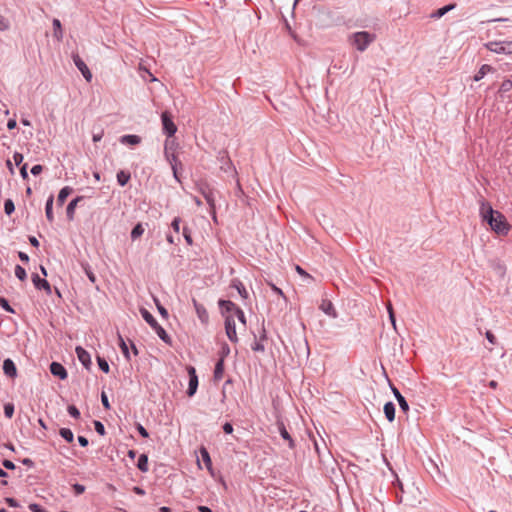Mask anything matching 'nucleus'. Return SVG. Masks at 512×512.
Masks as SVG:
<instances>
[{
  "instance_id": "17",
  "label": "nucleus",
  "mask_w": 512,
  "mask_h": 512,
  "mask_svg": "<svg viewBox=\"0 0 512 512\" xmlns=\"http://www.w3.org/2000/svg\"><path fill=\"white\" fill-rule=\"evenodd\" d=\"M3 371L4 374L8 377L14 378L17 375V368L15 363L11 359H5L3 362Z\"/></svg>"
},
{
  "instance_id": "25",
  "label": "nucleus",
  "mask_w": 512,
  "mask_h": 512,
  "mask_svg": "<svg viewBox=\"0 0 512 512\" xmlns=\"http://www.w3.org/2000/svg\"><path fill=\"white\" fill-rule=\"evenodd\" d=\"M383 410H384V414H385V417L387 418V420L389 422H393L395 419V405L393 404V402H387L384 405Z\"/></svg>"
},
{
  "instance_id": "32",
  "label": "nucleus",
  "mask_w": 512,
  "mask_h": 512,
  "mask_svg": "<svg viewBox=\"0 0 512 512\" xmlns=\"http://www.w3.org/2000/svg\"><path fill=\"white\" fill-rule=\"evenodd\" d=\"M59 434L67 442H72L74 440V434L69 428H61Z\"/></svg>"
},
{
  "instance_id": "36",
  "label": "nucleus",
  "mask_w": 512,
  "mask_h": 512,
  "mask_svg": "<svg viewBox=\"0 0 512 512\" xmlns=\"http://www.w3.org/2000/svg\"><path fill=\"white\" fill-rule=\"evenodd\" d=\"M15 276L20 281H24L26 279V277H27L26 270L22 266L16 265V267H15Z\"/></svg>"
},
{
  "instance_id": "20",
  "label": "nucleus",
  "mask_w": 512,
  "mask_h": 512,
  "mask_svg": "<svg viewBox=\"0 0 512 512\" xmlns=\"http://www.w3.org/2000/svg\"><path fill=\"white\" fill-rule=\"evenodd\" d=\"M455 6H456L455 4H448L446 6H443L439 9H437L436 11H434L433 13H431L430 18L439 19V18L443 17L449 11L453 10L455 8Z\"/></svg>"
},
{
  "instance_id": "54",
  "label": "nucleus",
  "mask_w": 512,
  "mask_h": 512,
  "mask_svg": "<svg viewBox=\"0 0 512 512\" xmlns=\"http://www.w3.org/2000/svg\"><path fill=\"white\" fill-rule=\"evenodd\" d=\"M101 402L106 409H110V403L105 392H102L101 394Z\"/></svg>"
},
{
  "instance_id": "28",
  "label": "nucleus",
  "mask_w": 512,
  "mask_h": 512,
  "mask_svg": "<svg viewBox=\"0 0 512 512\" xmlns=\"http://www.w3.org/2000/svg\"><path fill=\"white\" fill-rule=\"evenodd\" d=\"M71 192H72V188L71 187H69V186L63 187L60 190V192L58 194V197H57L58 204L59 205H63L65 200H66V198L71 194Z\"/></svg>"
},
{
  "instance_id": "50",
  "label": "nucleus",
  "mask_w": 512,
  "mask_h": 512,
  "mask_svg": "<svg viewBox=\"0 0 512 512\" xmlns=\"http://www.w3.org/2000/svg\"><path fill=\"white\" fill-rule=\"evenodd\" d=\"M180 223L181 219L179 217H175L171 223V227L176 233H179L180 231Z\"/></svg>"
},
{
  "instance_id": "29",
  "label": "nucleus",
  "mask_w": 512,
  "mask_h": 512,
  "mask_svg": "<svg viewBox=\"0 0 512 512\" xmlns=\"http://www.w3.org/2000/svg\"><path fill=\"white\" fill-rule=\"evenodd\" d=\"M137 468L141 472H147L149 470L148 467V456L146 454H141L137 461Z\"/></svg>"
},
{
  "instance_id": "58",
  "label": "nucleus",
  "mask_w": 512,
  "mask_h": 512,
  "mask_svg": "<svg viewBox=\"0 0 512 512\" xmlns=\"http://www.w3.org/2000/svg\"><path fill=\"white\" fill-rule=\"evenodd\" d=\"M233 426L231 423L229 422H226L224 425H223V431L226 433V434H231L233 432Z\"/></svg>"
},
{
  "instance_id": "24",
  "label": "nucleus",
  "mask_w": 512,
  "mask_h": 512,
  "mask_svg": "<svg viewBox=\"0 0 512 512\" xmlns=\"http://www.w3.org/2000/svg\"><path fill=\"white\" fill-rule=\"evenodd\" d=\"M223 375H224V360H223V358H220L215 365L214 375H213L214 380L220 381L223 378Z\"/></svg>"
},
{
  "instance_id": "46",
  "label": "nucleus",
  "mask_w": 512,
  "mask_h": 512,
  "mask_svg": "<svg viewBox=\"0 0 512 512\" xmlns=\"http://www.w3.org/2000/svg\"><path fill=\"white\" fill-rule=\"evenodd\" d=\"M236 316L237 319L245 326L246 325V317L241 308L236 310V313L233 315Z\"/></svg>"
},
{
  "instance_id": "39",
  "label": "nucleus",
  "mask_w": 512,
  "mask_h": 512,
  "mask_svg": "<svg viewBox=\"0 0 512 512\" xmlns=\"http://www.w3.org/2000/svg\"><path fill=\"white\" fill-rule=\"evenodd\" d=\"M97 363H98L99 368H100L104 373H108V372H109V369H110V368H109V364H108V362H107L104 358H102V357L98 356V357H97Z\"/></svg>"
},
{
  "instance_id": "12",
  "label": "nucleus",
  "mask_w": 512,
  "mask_h": 512,
  "mask_svg": "<svg viewBox=\"0 0 512 512\" xmlns=\"http://www.w3.org/2000/svg\"><path fill=\"white\" fill-rule=\"evenodd\" d=\"M75 351H76L78 360L81 362V364L85 368L89 369L90 365H91V356H90V354L84 348H82L80 346H77Z\"/></svg>"
},
{
  "instance_id": "56",
  "label": "nucleus",
  "mask_w": 512,
  "mask_h": 512,
  "mask_svg": "<svg viewBox=\"0 0 512 512\" xmlns=\"http://www.w3.org/2000/svg\"><path fill=\"white\" fill-rule=\"evenodd\" d=\"M43 170V167L39 164L37 165H34L32 168H31V173L34 175V176H37L39 175Z\"/></svg>"
},
{
  "instance_id": "16",
  "label": "nucleus",
  "mask_w": 512,
  "mask_h": 512,
  "mask_svg": "<svg viewBox=\"0 0 512 512\" xmlns=\"http://www.w3.org/2000/svg\"><path fill=\"white\" fill-rule=\"evenodd\" d=\"M320 309L328 316L332 318H337V312L334 308V305L330 300L324 299L320 304Z\"/></svg>"
},
{
  "instance_id": "61",
  "label": "nucleus",
  "mask_w": 512,
  "mask_h": 512,
  "mask_svg": "<svg viewBox=\"0 0 512 512\" xmlns=\"http://www.w3.org/2000/svg\"><path fill=\"white\" fill-rule=\"evenodd\" d=\"M296 271L299 275L306 277V278H310V275L307 272H305V270L303 268H301L299 265L296 266Z\"/></svg>"
},
{
  "instance_id": "40",
  "label": "nucleus",
  "mask_w": 512,
  "mask_h": 512,
  "mask_svg": "<svg viewBox=\"0 0 512 512\" xmlns=\"http://www.w3.org/2000/svg\"><path fill=\"white\" fill-rule=\"evenodd\" d=\"M221 161H222V165H221L222 170H224L225 172H228L229 170L232 169V163L227 156H224V155L221 156Z\"/></svg>"
},
{
  "instance_id": "60",
  "label": "nucleus",
  "mask_w": 512,
  "mask_h": 512,
  "mask_svg": "<svg viewBox=\"0 0 512 512\" xmlns=\"http://www.w3.org/2000/svg\"><path fill=\"white\" fill-rule=\"evenodd\" d=\"M5 501L8 503L9 507L11 508H17L18 507V503L15 499L13 498H5Z\"/></svg>"
},
{
  "instance_id": "2",
  "label": "nucleus",
  "mask_w": 512,
  "mask_h": 512,
  "mask_svg": "<svg viewBox=\"0 0 512 512\" xmlns=\"http://www.w3.org/2000/svg\"><path fill=\"white\" fill-rule=\"evenodd\" d=\"M348 40L358 51L364 52L376 40V35L368 31H358L352 33Z\"/></svg>"
},
{
  "instance_id": "51",
  "label": "nucleus",
  "mask_w": 512,
  "mask_h": 512,
  "mask_svg": "<svg viewBox=\"0 0 512 512\" xmlns=\"http://www.w3.org/2000/svg\"><path fill=\"white\" fill-rule=\"evenodd\" d=\"M9 28V21L2 15H0V30L4 31Z\"/></svg>"
},
{
  "instance_id": "14",
  "label": "nucleus",
  "mask_w": 512,
  "mask_h": 512,
  "mask_svg": "<svg viewBox=\"0 0 512 512\" xmlns=\"http://www.w3.org/2000/svg\"><path fill=\"white\" fill-rule=\"evenodd\" d=\"M193 305L201 323L206 324L209 320V314L204 305L198 303L195 299H193Z\"/></svg>"
},
{
  "instance_id": "18",
  "label": "nucleus",
  "mask_w": 512,
  "mask_h": 512,
  "mask_svg": "<svg viewBox=\"0 0 512 512\" xmlns=\"http://www.w3.org/2000/svg\"><path fill=\"white\" fill-rule=\"evenodd\" d=\"M277 428H278V431L281 435V437L284 439V440H287L288 441V444H289V447L290 448H293L294 447V441L293 439L291 438L290 434L288 433L284 423L282 421H278L277 422Z\"/></svg>"
},
{
  "instance_id": "19",
  "label": "nucleus",
  "mask_w": 512,
  "mask_h": 512,
  "mask_svg": "<svg viewBox=\"0 0 512 512\" xmlns=\"http://www.w3.org/2000/svg\"><path fill=\"white\" fill-rule=\"evenodd\" d=\"M83 200L82 196H78L75 199H73L66 207V215L69 220L74 219V213L75 209L77 207V204Z\"/></svg>"
},
{
  "instance_id": "11",
  "label": "nucleus",
  "mask_w": 512,
  "mask_h": 512,
  "mask_svg": "<svg viewBox=\"0 0 512 512\" xmlns=\"http://www.w3.org/2000/svg\"><path fill=\"white\" fill-rule=\"evenodd\" d=\"M50 372L53 376H56V377L60 378L61 380L66 379L68 376L65 367L58 362H52L50 364Z\"/></svg>"
},
{
  "instance_id": "35",
  "label": "nucleus",
  "mask_w": 512,
  "mask_h": 512,
  "mask_svg": "<svg viewBox=\"0 0 512 512\" xmlns=\"http://www.w3.org/2000/svg\"><path fill=\"white\" fill-rule=\"evenodd\" d=\"M4 211L7 215H11L15 211L14 202L11 199H6L4 202Z\"/></svg>"
},
{
  "instance_id": "21",
  "label": "nucleus",
  "mask_w": 512,
  "mask_h": 512,
  "mask_svg": "<svg viewBox=\"0 0 512 512\" xmlns=\"http://www.w3.org/2000/svg\"><path fill=\"white\" fill-rule=\"evenodd\" d=\"M141 142V137L138 135H123L120 137V143L125 145H138Z\"/></svg>"
},
{
  "instance_id": "49",
  "label": "nucleus",
  "mask_w": 512,
  "mask_h": 512,
  "mask_svg": "<svg viewBox=\"0 0 512 512\" xmlns=\"http://www.w3.org/2000/svg\"><path fill=\"white\" fill-rule=\"evenodd\" d=\"M0 305L5 311L14 313V310L11 308V306L9 305L8 301L5 298H0Z\"/></svg>"
},
{
  "instance_id": "34",
  "label": "nucleus",
  "mask_w": 512,
  "mask_h": 512,
  "mask_svg": "<svg viewBox=\"0 0 512 512\" xmlns=\"http://www.w3.org/2000/svg\"><path fill=\"white\" fill-rule=\"evenodd\" d=\"M119 346L121 348V351H122L124 357L127 360H129L130 359L129 348H128V345L126 344V342L124 341V339L122 338L121 335H119Z\"/></svg>"
},
{
  "instance_id": "26",
  "label": "nucleus",
  "mask_w": 512,
  "mask_h": 512,
  "mask_svg": "<svg viewBox=\"0 0 512 512\" xmlns=\"http://www.w3.org/2000/svg\"><path fill=\"white\" fill-rule=\"evenodd\" d=\"M494 69L488 64H483L478 72L474 75V81H480L485 77L486 74L492 72Z\"/></svg>"
},
{
  "instance_id": "63",
  "label": "nucleus",
  "mask_w": 512,
  "mask_h": 512,
  "mask_svg": "<svg viewBox=\"0 0 512 512\" xmlns=\"http://www.w3.org/2000/svg\"><path fill=\"white\" fill-rule=\"evenodd\" d=\"M78 442L82 447H86L88 445V439L84 436H78Z\"/></svg>"
},
{
  "instance_id": "27",
  "label": "nucleus",
  "mask_w": 512,
  "mask_h": 512,
  "mask_svg": "<svg viewBox=\"0 0 512 512\" xmlns=\"http://www.w3.org/2000/svg\"><path fill=\"white\" fill-rule=\"evenodd\" d=\"M52 25H53V36L58 40H62L63 38V32H62V27H61V22L59 19H53V22H52Z\"/></svg>"
},
{
  "instance_id": "48",
  "label": "nucleus",
  "mask_w": 512,
  "mask_h": 512,
  "mask_svg": "<svg viewBox=\"0 0 512 512\" xmlns=\"http://www.w3.org/2000/svg\"><path fill=\"white\" fill-rule=\"evenodd\" d=\"M136 429L137 431L139 432V434L143 437V438H148L149 437V433L148 431L144 428V426L140 423H137L136 424Z\"/></svg>"
},
{
  "instance_id": "42",
  "label": "nucleus",
  "mask_w": 512,
  "mask_h": 512,
  "mask_svg": "<svg viewBox=\"0 0 512 512\" xmlns=\"http://www.w3.org/2000/svg\"><path fill=\"white\" fill-rule=\"evenodd\" d=\"M67 411H68L69 415L75 419H78L80 417V411L74 405H69L67 408Z\"/></svg>"
},
{
  "instance_id": "23",
  "label": "nucleus",
  "mask_w": 512,
  "mask_h": 512,
  "mask_svg": "<svg viewBox=\"0 0 512 512\" xmlns=\"http://www.w3.org/2000/svg\"><path fill=\"white\" fill-rule=\"evenodd\" d=\"M53 202H54V196L53 195H50L46 201V205H45V214H46V218L47 220L52 223L54 221V215H53Z\"/></svg>"
},
{
  "instance_id": "22",
  "label": "nucleus",
  "mask_w": 512,
  "mask_h": 512,
  "mask_svg": "<svg viewBox=\"0 0 512 512\" xmlns=\"http://www.w3.org/2000/svg\"><path fill=\"white\" fill-rule=\"evenodd\" d=\"M231 287L235 288L238 291L241 298H243V299L248 298L249 294H248L245 286L243 285V283L240 280H238V279L232 280Z\"/></svg>"
},
{
  "instance_id": "57",
  "label": "nucleus",
  "mask_w": 512,
  "mask_h": 512,
  "mask_svg": "<svg viewBox=\"0 0 512 512\" xmlns=\"http://www.w3.org/2000/svg\"><path fill=\"white\" fill-rule=\"evenodd\" d=\"M20 175L21 177L26 180L28 178V172H27V164H23L20 167Z\"/></svg>"
},
{
  "instance_id": "44",
  "label": "nucleus",
  "mask_w": 512,
  "mask_h": 512,
  "mask_svg": "<svg viewBox=\"0 0 512 512\" xmlns=\"http://www.w3.org/2000/svg\"><path fill=\"white\" fill-rule=\"evenodd\" d=\"M387 311H388V314H389L390 322H391L394 330H396V319H395V315H394V311H393L392 305L390 303L387 305Z\"/></svg>"
},
{
  "instance_id": "31",
  "label": "nucleus",
  "mask_w": 512,
  "mask_h": 512,
  "mask_svg": "<svg viewBox=\"0 0 512 512\" xmlns=\"http://www.w3.org/2000/svg\"><path fill=\"white\" fill-rule=\"evenodd\" d=\"M144 231L145 229L141 223L136 224L131 231L132 240H136L137 238L141 237Z\"/></svg>"
},
{
  "instance_id": "55",
  "label": "nucleus",
  "mask_w": 512,
  "mask_h": 512,
  "mask_svg": "<svg viewBox=\"0 0 512 512\" xmlns=\"http://www.w3.org/2000/svg\"><path fill=\"white\" fill-rule=\"evenodd\" d=\"M23 158H24L23 155L19 152H15L13 155V160L17 166L22 163Z\"/></svg>"
},
{
  "instance_id": "43",
  "label": "nucleus",
  "mask_w": 512,
  "mask_h": 512,
  "mask_svg": "<svg viewBox=\"0 0 512 512\" xmlns=\"http://www.w3.org/2000/svg\"><path fill=\"white\" fill-rule=\"evenodd\" d=\"M182 234H183V237H184L186 243L188 245H192L193 240H192V236H191V232H190L189 228L183 227Z\"/></svg>"
},
{
  "instance_id": "62",
  "label": "nucleus",
  "mask_w": 512,
  "mask_h": 512,
  "mask_svg": "<svg viewBox=\"0 0 512 512\" xmlns=\"http://www.w3.org/2000/svg\"><path fill=\"white\" fill-rule=\"evenodd\" d=\"M18 257L22 262L27 263L29 261V256L25 252H18Z\"/></svg>"
},
{
  "instance_id": "59",
  "label": "nucleus",
  "mask_w": 512,
  "mask_h": 512,
  "mask_svg": "<svg viewBox=\"0 0 512 512\" xmlns=\"http://www.w3.org/2000/svg\"><path fill=\"white\" fill-rule=\"evenodd\" d=\"M486 339L491 343V344H495L496 343V337L494 336V334L491 332V331H487L486 334Z\"/></svg>"
},
{
  "instance_id": "41",
  "label": "nucleus",
  "mask_w": 512,
  "mask_h": 512,
  "mask_svg": "<svg viewBox=\"0 0 512 512\" xmlns=\"http://www.w3.org/2000/svg\"><path fill=\"white\" fill-rule=\"evenodd\" d=\"M14 414V405L12 403H6L4 405V415L7 418H12Z\"/></svg>"
},
{
  "instance_id": "6",
  "label": "nucleus",
  "mask_w": 512,
  "mask_h": 512,
  "mask_svg": "<svg viewBox=\"0 0 512 512\" xmlns=\"http://www.w3.org/2000/svg\"><path fill=\"white\" fill-rule=\"evenodd\" d=\"M161 120H162V126H163V132L170 138L172 137L176 131L177 127L174 124L170 114L165 111L161 114Z\"/></svg>"
},
{
  "instance_id": "38",
  "label": "nucleus",
  "mask_w": 512,
  "mask_h": 512,
  "mask_svg": "<svg viewBox=\"0 0 512 512\" xmlns=\"http://www.w3.org/2000/svg\"><path fill=\"white\" fill-rule=\"evenodd\" d=\"M512 89V81L510 79L504 80L499 88L500 93H506Z\"/></svg>"
},
{
  "instance_id": "9",
  "label": "nucleus",
  "mask_w": 512,
  "mask_h": 512,
  "mask_svg": "<svg viewBox=\"0 0 512 512\" xmlns=\"http://www.w3.org/2000/svg\"><path fill=\"white\" fill-rule=\"evenodd\" d=\"M73 62L75 66L79 69V71L82 73L83 77L89 82L92 79V73L90 72L89 68L85 64V62L81 59V57L77 54L73 55Z\"/></svg>"
},
{
  "instance_id": "30",
  "label": "nucleus",
  "mask_w": 512,
  "mask_h": 512,
  "mask_svg": "<svg viewBox=\"0 0 512 512\" xmlns=\"http://www.w3.org/2000/svg\"><path fill=\"white\" fill-rule=\"evenodd\" d=\"M116 177H117V182H118V184H119L120 186H125V185L129 182V180H130V178H131V175H130V173H129V172H126V171H124V170H121V171H119V172L117 173V176H116Z\"/></svg>"
},
{
  "instance_id": "52",
  "label": "nucleus",
  "mask_w": 512,
  "mask_h": 512,
  "mask_svg": "<svg viewBox=\"0 0 512 512\" xmlns=\"http://www.w3.org/2000/svg\"><path fill=\"white\" fill-rule=\"evenodd\" d=\"M85 274L87 275V277L89 278V280L92 282V283H95L96 282V276L95 274L91 271V269L89 267H85Z\"/></svg>"
},
{
  "instance_id": "37",
  "label": "nucleus",
  "mask_w": 512,
  "mask_h": 512,
  "mask_svg": "<svg viewBox=\"0 0 512 512\" xmlns=\"http://www.w3.org/2000/svg\"><path fill=\"white\" fill-rule=\"evenodd\" d=\"M200 453H201L202 460L205 462L206 466L208 468H210V466H211V458H210L209 452L207 451L206 448L202 447L200 449Z\"/></svg>"
},
{
  "instance_id": "64",
  "label": "nucleus",
  "mask_w": 512,
  "mask_h": 512,
  "mask_svg": "<svg viewBox=\"0 0 512 512\" xmlns=\"http://www.w3.org/2000/svg\"><path fill=\"white\" fill-rule=\"evenodd\" d=\"M3 466L6 469H15V464L11 460H4L3 461Z\"/></svg>"
},
{
  "instance_id": "10",
  "label": "nucleus",
  "mask_w": 512,
  "mask_h": 512,
  "mask_svg": "<svg viewBox=\"0 0 512 512\" xmlns=\"http://www.w3.org/2000/svg\"><path fill=\"white\" fill-rule=\"evenodd\" d=\"M218 304L222 314H224L225 316L232 315L231 313L235 314L236 310L239 309V307L230 300H219Z\"/></svg>"
},
{
  "instance_id": "47",
  "label": "nucleus",
  "mask_w": 512,
  "mask_h": 512,
  "mask_svg": "<svg viewBox=\"0 0 512 512\" xmlns=\"http://www.w3.org/2000/svg\"><path fill=\"white\" fill-rule=\"evenodd\" d=\"M271 289L273 290L274 293H276L277 295L281 296L283 298V301L286 302L287 301V298L286 296L284 295L283 291L278 288L276 285H274L273 283H269Z\"/></svg>"
},
{
  "instance_id": "8",
  "label": "nucleus",
  "mask_w": 512,
  "mask_h": 512,
  "mask_svg": "<svg viewBox=\"0 0 512 512\" xmlns=\"http://www.w3.org/2000/svg\"><path fill=\"white\" fill-rule=\"evenodd\" d=\"M187 372L189 375V384L187 389V395L192 397L195 395L198 388V376L196 374V370L193 366L187 367Z\"/></svg>"
},
{
  "instance_id": "4",
  "label": "nucleus",
  "mask_w": 512,
  "mask_h": 512,
  "mask_svg": "<svg viewBox=\"0 0 512 512\" xmlns=\"http://www.w3.org/2000/svg\"><path fill=\"white\" fill-rule=\"evenodd\" d=\"M170 144H174V140L167 139L165 141V145H164V154H165V157H166L167 161L171 165V168H172L173 175H174L175 179L178 182H180V180L178 178V173H177L178 160H177V157L174 154V152H170Z\"/></svg>"
},
{
  "instance_id": "33",
  "label": "nucleus",
  "mask_w": 512,
  "mask_h": 512,
  "mask_svg": "<svg viewBox=\"0 0 512 512\" xmlns=\"http://www.w3.org/2000/svg\"><path fill=\"white\" fill-rule=\"evenodd\" d=\"M489 49L495 53H505V46L503 43L492 42L488 45Z\"/></svg>"
},
{
  "instance_id": "1",
  "label": "nucleus",
  "mask_w": 512,
  "mask_h": 512,
  "mask_svg": "<svg viewBox=\"0 0 512 512\" xmlns=\"http://www.w3.org/2000/svg\"><path fill=\"white\" fill-rule=\"evenodd\" d=\"M480 216L483 221L487 222L491 229L496 233H508L509 226L505 220V217L499 211H495L492 206L485 201L481 202Z\"/></svg>"
},
{
  "instance_id": "53",
  "label": "nucleus",
  "mask_w": 512,
  "mask_h": 512,
  "mask_svg": "<svg viewBox=\"0 0 512 512\" xmlns=\"http://www.w3.org/2000/svg\"><path fill=\"white\" fill-rule=\"evenodd\" d=\"M157 309L163 318H168V311L160 303L156 301Z\"/></svg>"
},
{
  "instance_id": "13",
  "label": "nucleus",
  "mask_w": 512,
  "mask_h": 512,
  "mask_svg": "<svg viewBox=\"0 0 512 512\" xmlns=\"http://www.w3.org/2000/svg\"><path fill=\"white\" fill-rule=\"evenodd\" d=\"M32 282L35 286L36 289H43L45 290L48 294H51V286L49 284V282L44 279V278H40L38 274H33L32 275Z\"/></svg>"
},
{
  "instance_id": "7",
  "label": "nucleus",
  "mask_w": 512,
  "mask_h": 512,
  "mask_svg": "<svg viewBox=\"0 0 512 512\" xmlns=\"http://www.w3.org/2000/svg\"><path fill=\"white\" fill-rule=\"evenodd\" d=\"M225 332L228 339L236 343L238 341L237 333H236V324L233 315H226L225 317Z\"/></svg>"
},
{
  "instance_id": "3",
  "label": "nucleus",
  "mask_w": 512,
  "mask_h": 512,
  "mask_svg": "<svg viewBox=\"0 0 512 512\" xmlns=\"http://www.w3.org/2000/svg\"><path fill=\"white\" fill-rule=\"evenodd\" d=\"M141 316L150 325V327L156 332L159 338L165 343H170L171 338L164 330V328L158 324L153 315L145 308L140 309Z\"/></svg>"
},
{
  "instance_id": "15",
  "label": "nucleus",
  "mask_w": 512,
  "mask_h": 512,
  "mask_svg": "<svg viewBox=\"0 0 512 512\" xmlns=\"http://www.w3.org/2000/svg\"><path fill=\"white\" fill-rule=\"evenodd\" d=\"M390 388H391V391H392L393 395L395 396L396 400L398 401L400 409L405 413L408 412L409 405H408V402L406 401V399L402 396L400 391L395 386L390 384Z\"/></svg>"
},
{
  "instance_id": "45",
  "label": "nucleus",
  "mask_w": 512,
  "mask_h": 512,
  "mask_svg": "<svg viewBox=\"0 0 512 512\" xmlns=\"http://www.w3.org/2000/svg\"><path fill=\"white\" fill-rule=\"evenodd\" d=\"M94 428H95V431L99 435H101V436L105 435V427L102 422H100L98 420L94 421Z\"/></svg>"
},
{
  "instance_id": "5",
  "label": "nucleus",
  "mask_w": 512,
  "mask_h": 512,
  "mask_svg": "<svg viewBox=\"0 0 512 512\" xmlns=\"http://www.w3.org/2000/svg\"><path fill=\"white\" fill-rule=\"evenodd\" d=\"M199 192L206 200L207 204L210 207L211 213L213 214V218L216 219L215 216V197L213 190L207 185L202 184L199 186Z\"/></svg>"
}]
</instances>
